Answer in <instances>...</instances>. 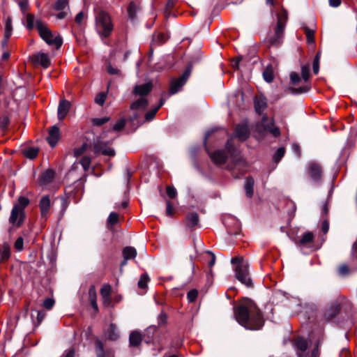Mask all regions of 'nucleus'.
Listing matches in <instances>:
<instances>
[{
    "mask_svg": "<svg viewBox=\"0 0 357 357\" xmlns=\"http://www.w3.org/2000/svg\"><path fill=\"white\" fill-rule=\"evenodd\" d=\"M236 321L249 330H259L264 326L262 314L257 305L250 300H245L234 309Z\"/></svg>",
    "mask_w": 357,
    "mask_h": 357,
    "instance_id": "1",
    "label": "nucleus"
},
{
    "mask_svg": "<svg viewBox=\"0 0 357 357\" xmlns=\"http://www.w3.org/2000/svg\"><path fill=\"white\" fill-rule=\"evenodd\" d=\"M231 264H236L234 271L236 278L248 287L252 285L251 278L249 275V264L241 257L232 258Z\"/></svg>",
    "mask_w": 357,
    "mask_h": 357,
    "instance_id": "2",
    "label": "nucleus"
},
{
    "mask_svg": "<svg viewBox=\"0 0 357 357\" xmlns=\"http://www.w3.org/2000/svg\"><path fill=\"white\" fill-rule=\"evenodd\" d=\"M96 29L98 34L103 38H108L114 29V25L109 15L100 11L96 17Z\"/></svg>",
    "mask_w": 357,
    "mask_h": 357,
    "instance_id": "3",
    "label": "nucleus"
},
{
    "mask_svg": "<svg viewBox=\"0 0 357 357\" xmlns=\"http://www.w3.org/2000/svg\"><path fill=\"white\" fill-rule=\"evenodd\" d=\"M36 28L40 37L49 45L54 46L56 49L62 45V39L59 35H54L48 29L47 25L40 20L36 21Z\"/></svg>",
    "mask_w": 357,
    "mask_h": 357,
    "instance_id": "4",
    "label": "nucleus"
},
{
    "mask_svg": "<svg viewBox=\"0 0 357 357\" xmlns=\"http://www.w3.org/2000/svg\"><path fill=\"white\" fill-rule=\"evenodd\" d=\"M277 20L275 33L273 36H270L268 38V41L272 45H278L282 41L284 29L287 21V13L284 9H282V10L277 14Z\"/></svg>",
    "mask_w": 357,
    "mask_h": 357,
    "instance_id": "5",
    "label": "nucleus"
},
{
    "mask_svg": "<svg viewBox=\"0 0 357 357\" xmlns=\"http://www.w3.org/2000/svg\"><path fill=\"white\" fill-rule=\"evenodd\" d=\"M234 153L233 139H228L225 150H217L210 155L212 161L217 165H222L225 163L229 155H232Z\"/></svg>",
    "mask_w": 357,
    "mask_h": 357,
    "instance_id": "6",
    "label": "nucleus"
},
{
    "mask_svg": "<svg viewBox=\"0 0 357 357\" xmlns=\"http://www.w3.org/2000/svg\"><path fill=\"white\" fill-rule=\"evenodd\" d=\"M342 306V301L340 297L331 301L321 313V320L328 321L333 319L340 312Z\"/></svg>",
    "mask_w": 357,
    "mask_h": 357,
    "instance_id": "7",
    "label": "nucleus"
},
{
    "mask_svg": "<svg viewBox=\"0 0 357 357\" xmlns=\"http://www.w3.org/2000/svg\"><path fill=\"white\" fill-rule=\"evenodd\" d=\"M148 105V100L146 97H140L135 101H134L130 107V110L132 112V114L129 116V121L135 122L138 120V118L141 116L142 112L146 108Z\"/></svg>",
    "mask_w": 357,
    "mask_h": 357,
    "instance_id": "8",
    "label": "nucleus"
},
{
    "mask_svg": "<svg viewBox=\"0 0 357 357\" xmlns=\"http://www.w3.org/2000/svg\"><path fill=\"white\" fill-rule=\"evenodd\" d=\"M258 126L263 128L264 131L271 133L274 137L280 135V130L278 127L275 126L273 119H269L267 116H263Z\"/></svg>",
    "mask_w": 357,
    "mask_h": 357,
    "instance_id": "9",
    "label": "nucleus"
},
{
    "mask_svg": "<svg viewBox=\"0 0 357 357\" xmlns=\"http://www.w3.org/2000/svg\"><path fill=\"white\" fill-rule=\"evenodd\" d=\"M190 73L191 69L189 68L182 74L179 78L174 79L171 82L169 89L170 94H174L179 91L180 88H181L185 84L186 81L189 78Z\"/></svg>",
    "mask_w": 357,
    "mask_h": 357,
    "instance_id": "10",
    "label": "nucleus"
},
{
    "mask_svg": "<svg viewBox=\"0 0 357 357\" xmlns=\"http://www.w3.org/2000/svg\"><path fill=\"white\" fill-rule=\"evenodd\" d=\"M24 211L20 208V205H14L11 211L9 222L14 226L19 227L24 220Z\"/></svg>",
    "mask_w": 357,
    "mask_h": 357,
    "instance_id": "11",
    "label": "nucleus"
},
{
    "mask_svg": "<svg viewBox=\"0 0 357 357\" xmlns=\"http://www.w3.org/2000/svg\"><path fill=\"white\" fill-rule=\"evenodd\" d=\"M307 175L314 183H319L322 177V169L320 165L314 162L309 163Z\"/></svg>",
    "mask_w": 357,
    "mask_h": 357,
    "instance_id": "12",
    "label": "nucleus"
},
{
    "mask_svg": "<svg viewBox=\"0 0 357 357\" xmlns=\"http://www.w3.org/2000/svg\"><path fill=\"white\" fill-rule=\"evenodd\" d=\"M96 153H101L104 155L114 156L115 151L112 148L108 147L107 143L102 141H96L93 144Z\"/></svg>",
    "mask_w": 357,
    "mask_h": 357,
    "instance_id": "13",
    "label": "nucleus"
},
{
    "mask_svg": "<svg viewBox=\"0 0 357 357\" xmlns=\"http://www.w3.org/2000/svg\"><path fill=\"white\" fill-rule=\"evenodd\" d=\"M60 138V130L56 126H52L48 131L47 141L52 147H54Z\"/></svg>",
    "mask_w": 357,
    "mask_h": 357,
    "instance_id": "14",
    "label": "nucleus"
},
{
    "mask_svg": "<svg viewBox=\"0 0 357 357\" xmlns=\"http://www.w3.org/2000/svg\"><path fill=\"white\" fill-rule=\"evenodd\" d=\"M70 106L71 104L68 100L65 99L60 100L57 110L58 119L60 121L65 119V117L67 116Z\"/></svg>",
    "mask_w": 357,
    "mask_h": 357,
    "instance_id": "15",
    "label": "nucleus"
},
{
    "mask_svg": "<svg viewBox=\"0 0 357 357\" xmlns=\"http://www.w3.org/2000/svg\"><path fill=\"white\" fill-rule=\"evenodd\" d=\"M39 207L41 216L46 219L51 207V202L49 196L45 195L41 198L39 202Z\"/></svg>",
    "mask_w": 357,
    "mask_h": 357,
    "instance_id": "16",
    "label": "nucleus"
},
{
    "mask_svg": "<svg viewBox=\"0 0 357 357\" xmlns=\"http://www.w3.org/2000/svg\"><path fill=\"white\" fill-rule=\"evenodd\" d=\"M32 59L34 63L41 65L45 68H48L50 65V59L45 53H38L33 56Z\"/></svg>",
    "mask_w": 357,
    "mask_h": 357,
    "instance_id": "17",
    "label": "nucleus"
},
{
    "mask_svg": "<svg viewBox=\"0 0 357 357\" xmlns=\"http://www.w3.org/2000/svg\"><path fill=\"white\" fill-rule=\"evenodd\" d=\"M250 132L247 125L239 124L236 127L235 135L241 141H245L249 136Z\"/></svg>",
    "mask_w": 357,
    "mask_h": 357,
    "instance_id": "18",
    "label": "nucleus"
},
{
    "mask_svg": "<svg viewBox=\"0 0 357 357\" xmlns=\"http://www.w3.org/2000/svg\"><path fill=\"white\" fill-rule=\"evenodd\" d=\"M13 31V26H12V20L10 17H7L5 23V29H4V38L1 41V45L3 47H6L8 44V40L12 35Z\"/></svg>",
    "mask_w": 357,
    "mask_h": 357,
    "instance_id": "19",
    "label": "nucleus"
},
{
    "mask_svg": "<svg viewBox=\"0 0 357 357\" xmlns=\"http://www.w3.org/2000/svg\"><path fill=\"white\" fill-rule=\"evenodd\" d=\"M153 85L151 83H146L141 85H137L134 89V93L139 95L140 97H146L151 91Z\"/></svg>",
    "mask_w": 357,
    "mask_h": 357,
    "instance_id": "20",
    "label": "nucleus"
},
{
    "mask_svg": "<svg viewBox=\"0 0 357 357\" xmlns=\"http://www.w3.org/2000/svg\"><path fill=\"white\" fill-rule=\"evenodd\" d=\"M55 176V172L52 169H47L43 172L39 178V183L41 185H46L50 183Z\"/></svg>",
    "mask_w": 357,
    "mask_h": 357,
    "instance_id": "21",
    "label": "nucleus"
},
{
    "mask_svg": "<svg viewBox=\"0 0 357 357\" xmlns=\"http://www.w3.org/2000/svg\"><path fill=\"white\" fill-rule=\"evenodd\" d=\"M266 99L262 95L256 96L255 98V108L257 113L261 114L266 107Z\"/></svg>",
    "mask_w": 357,
    "mask_h": 357,
    "instance_id": "22",
    "label": "nucleus"
},
{
    "mask_svg": "<svg viewBox=\"0 0 357 357\" xmlns=\"http://www.w3.org/2000/svg\"><path fill=\"white\" fill-rule=\"evenodd\" d=\"M185 225L188 227L192 228L199 223V216L195 212L188 214L185 220Z\"/></svg>",
    "mask_w": 357,
    "mask_h": 357,
    "instance_id": "23",
    "label": "nucleus"
},
{
    "mask_svg": "<svg viewBox=\"0 0 357 357\" xmlns=\"http://www.w3.org/2000/svg\"><path fill=\"white\" fill-rule=\"evenodd\" d=\"M301 29L303 30L308 44H314V29L310 28L305 24L301 25Z\"/></svg>",
    "mask_w": 357,
    "mask_h": 357,
    "instance_id": "24",
    "label": "nucleus"
},
{
    "mask_svg": "<svg viewBox=\"0 0 357 357\" xmlns=\"http://www.w3.org/2000/svg\"><path fill=\"white\" fill-rule=\"evenodd\" d=\"M142 340V335L138 331H132L129 336L130 345L137 347L141 344Z\"/></svg>",
    "mask_w": 357,
    "mask_h": 357,
    "instance_id": "25",
    "label": "nucleus"
},
{
    "mask_svg": "<svg viewBox=\"0 0 357 357\" xmlns=\"http://www.w3.org/2000/svg\"><path fill=\"white\" fill-rule=\"evenodd\" d=\"M89 298L93 308L95 310H98L97 294L94 285H91L89 289Z\"/></svg>",
    "mask_w": 357,
    "mask_h": 357,
    "instance_id": "26",
    "label": "nucleus"
},
{
    "mask_svg": "<svg viewBox=\"0 0 357 357\" xmlns=\"http://www.w3.org/2000/svg\"><path fill=\"white\" fill-rule=\"evenodd\" d=\"M313 239L314 234L312 232L308 231L302 235L301 239L299 240L297 244L299 246H305L308 243L312 242Z\"/></svg>",
    "mask_w": 357,
    "mask_h": 357,
    "instance_id": "27",
    "label": "nucleus"
},
{
    "mask_svg": "<svg viewBox=\"0 0 357 357\" xmlns=\"http://www.w3.org/2000/svg\"><path fill=\"white\" fill-rule=\"evenodd\" d=\"M254 179L251 177H248L245 183V194L248 197H252L254 193Z\"/></svg>",
    "mask_w": 357,
    "mask_h": 357,
    "instance_id": "28",
    "label": "nucleus"
},
{
    "mask_svg": "<svg viewBox=\"0 0 357 357\" xmlns=\"http://www.w3.org/2000/svg\"><path fill=\"white\" fill-rule=\"evenodd\" d=\"M123 256L126 260L135 259L137 256V251L133 247H126L123 250Z\"/></svg>",
    "mask_w": 357,
    "mask_h": 357,
    "instance_id": "29",
    "label": "nucleus"
},
{
    "mask_svg": "<svg viewBox=\"0 0 357 357\" xmlns=\"http://www.w3.org/2000/svg\"><path fill=\"white\" fill-rule=\"evenodd\" d=\"M10 256V249L8 244H4L0 251V263L7 261Z\"/></svg>",
    "mask_w": 357,
    "mask_h": 357,
    "instance_id": "30",
    "label": "nucleus"
},
{
    "mask_svg": "<svg viewBox=\"0 0 357 357\" xmlns=\"http://www.w3.org/2000/svg\"><path fill=\"white\" fill-rule=\"evenodd\" d=\"M39 152V149L37 147H29L23 151L24 155L29 159H34L36 158Z\"/></svg>",
    "mask_w": 357,
    "mask_h": 357,
    "instance_id": "31",
    "label": "nucleus"
},
{
    "mask_svg": "<svg viewBox=\"0 0 357 357\" xmlns=\"http://www.w3.org/2000/svg\"><path fill=\"white\" fill-rule=\"evenodd\" d=\"M26 18V27L31 30L34 28V26H36V21H35V17L31 13H26L25 15H23Z\"/></svg>",
    "mask_w": 357,
    "mask_h": 357,
    "instance_id": "32",
    "label": "nucleus"
},
{
    "mask_svg": "<svg viewBox=\"0 0 357 357\" xmlns=\"http://www.w3.org/2000/svg\"><path fill=\"white\" fill-rule=\"evenodd\" d=\"M56 10H69L68 1L67 0H57L54 6Z\"/></svg>",
    "mask_w": 357,
    "mask_h": 357,
    "instance_id": "33",
    "label": "nucleus"
},
{
    "mask_svg": "<svg viewBox=\"0 0 357 357\" xmlns=\"http://www.w3.org/2000/svg\"><path fill=\"white\" fill-rule=\"evenodd\" d=\"M119 337V332L115 324L109 325L108 337L112 340H116Z\"/></svg>",
    "mask_w": 357,
    "mask_h": 357,
    "instance_id": "34",
    "label": "nucleus"
},
{
    "mask_svg": "<svg viewBox=\"0 0 357 357\" xmlns=\"http://www.w3.org/2000/svg\"><path fill=\"white\" fill-rule=\"evenodd\" d=\"M95 345L97 357H105V350L103 348L102 342L100 340H97L96 341Z\"/></svg>",
    "mask_w": 357,
    "mask_h": 357,
    "instance_id": "35",
    "label": "nucleus"
},
{
    "mask_svg": "<svg viewBox=\"0 0 357 357\" xmlns=\"http://www.w3.org/2000/svg\"><path fill=\"white\" fill-rule=\"evenodd\" d=\"M285 153V149L284 147L279 148L273 157V160L275 162L278 163L284 156Z\"/></svg>",
    "mask_w": 357,
    "mask_h": 357,
    "instance_id": "36",
    "label": "nucleus"
},
{
    "mask_svg": "<svg viewBox=\"0 0 357 357\" xmlns=\"http://www.w3.org/2000/svg\"><path fill=\"white\" fill-rule=\"evenodd\" d=\"M321 58V52H318L314 56L313 61V72L314 74H317L319 70V61Z\"/></svg>",
    "mask_w": 357,
    "mask_h": 357,
    "instance_id": "37",
    "label": "nucleus"
},
{
    "mask_svg": "<svg viewBox=\"0 0 357 357\" xmlns=\"http://www.w3.org/2000/svg\"><path fill=\"white\" fill-rule=\"evenodd\" d=\"M168 39V36L163 33H158L153 38L154 41L158 44H162Z\"/></svg>",
    "mask_w": 357,
    "mask_h": 357,
    "instance_id": "38",
    "label": "nucleus"
},
{
    "mask_svg": "<svg viewBox=\"0 0 357 357\" xmlns=\"http://www.w3.org/2000/svg\"><path fill=\"white\" fill-rule=\"evenodd\" d=\"M112 291L111 286L109 284H105L100 289L101 297L110 296Z\"/></svg>",
    "mask_w": 357,
    "mask_h": 357,
    "instance_id": "39",
    "label": "nucleus"
},
{
    "mask_svg": "<svg viewBox=\"0 0 357 357\" xmlns=\"http://www.w3.org/2000/svg\"><path fill=\"white\" fill-rule=\"evenodd\" d=\"M107 94L105 92L99 93L96 98L95 102L100 106H102L105 102Z\"/></svg>",
    "mask_w": 357,
    "mask_h": 357,
    "instance_id": "40",
    "label": "nucleus"
},
{
    "mask_svg": "<svg viewBox=\"0 0 357 357\" xmlns=\"http://www.w3.org/2000/svg\"><path fill=\"white\" fill-rule=\"evenodd\" d=\"M149 281V276L146 274H142L138 281V287L142 289L145 288Z\"/></svg>",
    "mask_w": 357,
    "mask_h": 357,
    "instance_id": "41",
    "label": "nucleus"
},
{
    "mask_svg": "<svg viewBox=\"0 0 357 357\" xmlns=\"http://www.w3.org/2000/svg\"><path fill=\"white\" fill-rule=\"evenodd\" d=\"M19 7L22 12L23 15L26 14V12L29 8V1L28 0H19L18 1Z\"/></svg>",
    "mask_w": 357,
    "mask_h": 357,
    "instance_id": "42",
    "label": "nucleus"
},
{
    "mask_svg": "<svg viewBox=\"0 0 357 357\" xmlns=\"http://www.w3.org/2000/svg\"><path fill=\"white\" fill-rule=\"evenodd\" d=\"M29 204V201L27 198L24 197H20L18 199V202L15 205H20V208L24 211V208Z\"/></svg>",
    "mask_w": 357,
    "mask_h": 357,
    "instance_id": "43",
    "label": "nucleus"
},
{
    "mask_svg": "<svg viewBox=\"0 0 357 357\" xmlns=\"http://www.w3.org/2000/svg\"><path fill=\"white\" fill-rule=\"evenodd\" d=\"M126 125V119H121L118 120L116 123L113 126V130L114 131H120Z\"/></svg>",
    "mask_w": 357,
    "mask_h": 357,
    "instance_id": "44",
    "label": "nucleus"
},
{
    "mask_svg": "<svg viewBox=\"0 0 357 357\" xmlns=\"http://www.w3.org/2000/svg\"><path fill=\"white\" fill-rule=\"evenodd\" d=\"M109 121V117L95 118V119H93L92 123L95 126H100L106 123Z\"/></svg>",
    "mask_w": 357,
    "mask_h": 357,
    "instance_id": "45",
    "label": "nucleus"
},
{
    "mask_svg": "<svg viewBox=\"0 0 357 357\" xmlns=\"http://www.w3.org/2000/svg\"><path fill=\"white\" fill-rule=\"evenodd\" d=\"M167 321V314L162 311L158 317V323L159 326H164Z\"/></svg>",
    "mask_w": 357,
    "mask_h": 357,
    "instance_id": "46",
    "label": "nucleus"
},
{
    "mask_svg": "<svg viewBox=\"0 0 357 357\" xmlns=\"http://www.w3.org/2000/svg\"><path fill=\"white\" fill-rule=\"evenodd\" d=\"M158 111V107H155V108L152 109L151 110L147 112L145 114V116H144L145 120L146 121H150L152 119H153V118L155 117Z\"/></svg>",
    "mask_w": 357,
    "mask_h": 357,
    "instance_id": "47",
    "label": "nucleus"
},
{
    "mask_svg": "<svg viewBox=\"0 0 357 357\" xmlns=\"http://www.w3.org/2000/svg\"><path fill=\"white\" fill-rule=\"evenodd\" d=\"M119 220V214L115 212H112L107 219L108 224L111 225H115Z\"/></svg>",
    "mask_w": 357,
    "mask_h": 357,
    "instance_id": "48",
    "label": "nucleus"
},
{
    "mask_svg": "<svg viewBox=\"0 0 357 357\" xmlns=\"http://www.w3.org/2000/svg\"><path fill=\"white\" fill-rule=\"evenodd\" d=\"M54 300L52 298H47L44 300L43 306L47 310H51L54 305Z\"/></svg>",
    "mask_w": 357,
    "mask_h": 357,
    "instance_id": "49",
    "label": "nucleus"
},
{
    "mask_svg": "<svg viewBox=\"0 0 357 357\" xmlns=\"http://www.w3.org/2000/svg\"><path fill=\"white\" fill-rule=\"evenodd\" d=\"M263 76L268 82H271L273 80V72L271 69L266 68L263 73Z\"/></svg>",
    "mask_w": 357,
    "mask_h": 357,
    "instance_id": "50",
    "label": "nucleus"
},
{
    "mask_svg": "<svg viewBox=\"0 0 357 357\" xmlns=\"http://www.w3.org/2000/svg\"><path fill=\"white\" fill-rule=\"evenodd\" d=\"M80 164L82 165L84 170H88L91 165V158L88 156L83 157L81 159Z\"/></svg>",
    "mask_w": 357,
    "mask_h": 357,
    "instance_id": "51",
    "label": "nucleus"
},
{
    "mask_svg": "<svg viewBox=\"0 0 357 357\" xmlns=\"http://www.w3.org/2000/svg\"><path fill=\"white\" fill-rule=\"evenodd\" d=\"M301 76L304 80H307L310 77V68L308 66H303L301 68Z\"/></svg>",
    "mask_w": 357,
    "mask_h": 357,
    "instance_id": "52",
    "label": "nucleus"
},
{
    "mask_svg": "<svg viewBox=\"0 0 357 357\" xmlns=\"http://www.w3.org/2000/svg\"><path fill=\"white\" fill-rule=\"evenodd\" d=\"M350 270L346 264L341 265L338 268V273L340 275L345 276L349 274Z\"/></svg>",
    "mask_w": 357,
    "mask_h": 357,
    "instance_id": "53",
    "label": "nucleus"
},
{
    "mask_svg": "<svg viewBox=\"0 0 357 357\" xmlns=\"http://www.w3.org/2000/svg\"><path fill=\"white\" fill-rule=\"evenodd\" d=\"M167 195L170 199H174L177 195L176 190L173 186L167 187Z\"/></svg>",
    "mask_w": 357,
    "mask_h": 357,
    "instance_id": "54",
    "label": "nucleus"
},
{
    "mask_svg": "<svg viewBox=\"0 0 357 357\" xmlns=\"http://www.w3.org/2000/svg\"><path fill=\"white\" fill-rule=\"evenodd\" d=\"M24 239L22 237H18L15 242L14 248L17 251H21L23 249Z\"/></svg>",
    "mask_w": 357,
    "mask_h": 357,
    "instance_id": "55",
    "label": "nucleus"
},
{
    "mask_svg": "<svg viewBox=\"0 0 357 357\" xmlns=\"http://www.w3.org/2000/svg\"><path fill=\"white\" fill-rule=\"evenodd\" d=\"M87 144H83L80 147L74 149V155L76 157L80 156L86 150Z\"/></svg>",
    "mask_w": 357,
    "mask_h": 357,
    "instance_id": "56",
    "label": "nucleus"
},
{
    "mask_svg": "<svg viewBox=\"0 0 357 357\" xmlns=\"http://www.w3.org/2000/svg\"><path fill=\"white\" fill-rule=\"evenodd\" d=\"M197 296H198V291L196 289L190 290L187 294V297H188L189 302L195 301L196 300Z\"/></svg>",
    "mask_w": 357,
    "mask_h": 357,
    "instance_id": "57",
    "label": "nucleus"
},
{
    "mask_svg": "<svg viewBox=\"0 0 357 357\" xmlns=\"http://www.w3.org/2000/svg\"><path fill=\"white\" fill-rule=\"evenodd\" d=\"M128 13L129 17L131 19H134L136 13V7L133 3H131L128 8Z\"/></svg>",
    "mask_w": 357,
    "mask_h": 357,
    "instance_id": "58",
    "label": "nucleus"
},
{
    "mask_svg": "<svg viewBox=\"0 0 357 357\" xmlns=\"http://www.w3.org/2000/svg\"><path fill=\"white\" fill-rule=\"evenodd\" d=\"M167 204V208H166V213L167 215H172L174 214V207L172 204V203L169 201H166Z\"/></svg>",
    "mask_w": 357,
    "mask_h": 357,
    "instance_id": "59",
    "label": "nucleus"
},
{
    "mask_svg": "<svg viewBox=\"0 0 357 357\" xmlns=\"http://www.w3.org/2000/svg\"><path fill=\"white\" fill-rule=\"evenodd\" d=\"M290 79L293 84H296L300 82V77L298 73H291L290 74Z\"/></svg>",
    "mask_w": 357,
    "mask_h": 357,
    "instance_id": "60",
    "label": "nucleus"
},
{
    "mask_svg": "<svg viewBox=\"0 0 357 357\" xmlns=\"http://www.w3.org/2000/svg\"><path fill=\"white\" fill-rule=\"evenodd\" d=\"M9 119L6 116H2L0 118V127L3 129L6 128L8 125Z\"/></svg>",
    "mask_w": 357,
    "mask_h": 357,
    "instance_id": "61",
    "label": "nucleus"
},
{
    "mask_svg": "<svg viewBox=\"0 0 357 357\" xmlns=\"http://www.w3.org/2000/svg\"><path fill=\"white\" fill-rule=\"evenodd\" d=\"M175 4V0H168L165 7V13L170 12V10L174 8Z\"/></svg>",
    "mask_w": 357,
    "mask_h": 357,
    "instance_id": "62",
    "label": "nucleus"
},
{
    "mask_svg": "<svg viewBox=\"0 0 357 357\" xmlns=\"http://www.w3.org/2000/svg\"><path fill=\"white\" fill-rule=\"evenodd\" d=\"M46 313L44 311H37V322L40 324L44 319Z\"/></svg>",
    "mask_w": 357,
    "mask_h": 357,
    "instance_id": "63",
    "label": "nucleus"
},
{
    "mask_svg": "<svg viewBox=\"0 0 357 357\" xmlns=\"http://www.w3.org/2000/svg\"><path fill=\"white\" fill-rule=\"evenodd\" d=\"M207 254L210 255L211 257V261L208 262V266L209 268H211L215 263V255L211 252V251H207L206 252Z\"/></svg>",
    "mask_w": 357,
    "mask_h": 357,
    "instance_id": "64",
    "label": "nucleus"
}]
</instances>
